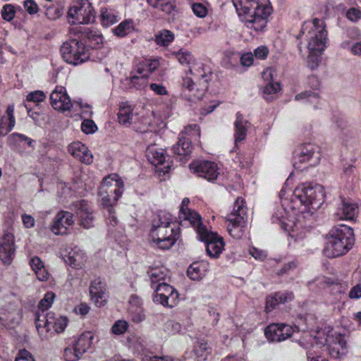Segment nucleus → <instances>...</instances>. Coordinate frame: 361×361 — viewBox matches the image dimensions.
<instances>
[{"label": "nucleus", "instance_id": "1", "mask_svg": "<svg viewBox=\"0 0 361 361\" xmlns=\"http://www.w3.org/2000/svg\"><path fill=\"white\" fill-rule=\"evenodd\" d=\"M324 199V188L320 185H302L298 187L294 190L291 199V208L294 210L298 209L300 213L296 221L288 219V213L283 208L279 209L273 215V221L281 224V227L288 231L291 236L301 238L298 233L303 228L302 219L311 216L322 205Z\"/></svg>", "mask_w": 361, "mask_h": 361}, {"label": "nucleus", "instance_id": "2", "mask_svg": "<svg viewBox=\"0 0 361 361\" xmlns=\"http://www.w3.org/2000/svg\"><path fill=\"white\" fill-rule=\"evenodd\" d=\"M354 241L353 229L345 225H339L331 230L324 252L329 258L339 257L352 247Z\"/></svg>", "mask_w": 361, "mask_h": 361}, {"label": "nucleus", "instance_id": "3", "mask_svg": "<svg viewBox=\"0 0 361 361\" xmlns=\"http://www.w3.org/2000/svg\"><path fill=\"white\" fill-rule=\"evenodd\" d=\"M305 31L308 51L323 52L327 40V32L323 20L314 18L312 23H305L301 32L305 34Z\"/></svg>", "mask_w": 361, "mask_h": 361}, {"label": "nucleus", "instance_id": "4", "mask_svg": "<svg viewBox=\"0 0 361 361\" xmlns=\"http://www.w3.org/2000/svg\"><path fill=\"white\" fill-rule=\"evenodd\" d=\"M123 191V182L117 174H111L106 177L98 190L102 204L106 209H113Z\"/></svg>", "mask_w": 361, "mask_h": 361}, {"label": "nucleus", "instance_id": "5", "mask_svg": "<svg viewBox=\"0 0 361 361\" xmlns=\"http://www.w3.org/2000/svg\"><path fill=\"white\" fill-rule=\"evenodd\" d=\"M247 207L242 197H238L234 203L232 212L226 217L227 230L235 239H240L245 233L247 221Z\"/></svg>", "mask_w": 361, "mask_h": 361}, {"label": "nucleus", "instance_id": "6", "mask_svg": "<svg viewBox=\"0 0 361 361\" xmlns=\"http://www.w3.org/2000/svg\"><path fill=\"white\" fill-rule=\"evenodd\" d=\"M61 53L66 62L74 66L82 63L90 58L89 50L76 39L65 42L61 47Z\"/></svg>", "mask_w": 361, "mask_h": 361}, {"label": "nucleus", "instance_id": "7", "mask_svg": "<svg viewBox=\"0 0 361 361\" xmlns=\"http://www.w3.org/2000/svg\"><path fill=\"white\" fill-rule=\"evenodd\" d=\"M67 16L71 24H89L94 21L95 11L87 0H77L70 7Z\"/></svg>", "mask_w": 361, "mask_h": 361}, {"label": "nucleus", "instance_id": "8", "mask_svg": "<svg viewBox=\"0 0 361 361\" xmlns=\"http://www.w3.org/2000/svg\"><path fill=\"white\" fill-rule=\"evenodd\" d=\"M321 155L319 147L312 143H306L299 146L294 152L293 166L300 169L301 164L309 163L310 166L319 164Z\"/></svg>", "mask_w": 361, "mask_h": 361}, {"label": "nucleus", "instance_id": "9", "mask_svg": "<svg viewBox=\"0 0 361 361\" xmlns=\"http://www.w3.org/2000/svg\"><path fill=\"white\" fill-rule=\"evenodd\" d=\"M198 236L200 240L206 243L207 255L212 258H217L224 250L223 238L203 227L199 228Z\"/></svg>", "mask_w": 361, "mask_h": 361}, {"label": "nucleus", "instance_id": "10", "mask_svg": "<svg viewBox=\"0 0 361 361\" xmlns=\"http://www.w3.org/2000/svg\"><path fill=\"white\" fill-rule=\"evenodd\" d=\"M328 343V350L330 356L335 359H339L345 356L348 353L347 342L343 335L337 332L328 334L324 341H321L322 345Z\"/></svg>", "mask_w": 361, "mask_h": 361}, {"label": "nucleus", "instance_id": "11", "mask_svg": "<svg viewBox=\"0 0 361 361\" xmlns=\"http://www.w3.org/2000/svg\"><path fill=\"white\" fill-rule=\"evenodd\" d=\"M150 235L153 241L164 250L170 248L176 240L174 228L169 223H165V226L152 228Z\"/></svg>", "mask_w": 361, "mask_h": 361}, {"label": "nucleus", "instance_id": "12", "mask_svg": "<svg viewBox=\"0 0 361 361\" xmlns=\"http://www.w3.org/2000/svg\"><path fill=\"white\" fill-rule=\"evenodd\" d=\"M154 301L165 307H174L178 299V293L176 290L167 283H161L155 288Z\"/></svg>", "mask_w": 361, "mask_h": 361}, {"label": "nucleus", "instance_id": "13", "mask_svg": "<svg viewBox=\"0 0 361 361\" xmlns=\"http://www.w3.org/2000/svg\"><path fill=\"white\" fill-rule=\"evenodd\" d=\"M271 8L269 6H259L256 11L243 19L248 28L256 31L262 30L267 25V18L271 14Z\"/></svg>", "mask_w": 361, "mask_h": 361}, {"label": "nucleus", "instance_id": "14", "mask_svg": "<svg viewBox=\"0 0 361 361\" xmlns=\"http://www.w3.org/2000/svg\"><path fill=\"white\" fill-rule=\"evenodd\" d=\"M74 211L78 218V224L85 229L94 226V217L91 207L85 200L75 202L73 204Z\"/></svg>", "mask_w": 361, "mask_h": 361}, {"label": "nucleus", "instance_id": "15", "mask_svg": "<svg viewBox=\"0 0 361 361\" xmlns=\"http://www.w3.org/2000/svg\"><path fill=\"white\" fill-rule=\"evenodd\" d=\"M190 169L209 181L216 179L219 175L217 164L209 161H195L190 164Z\"/></svg>", "mask_w": 361, "mask_h": 361}, {"label": "nucleus", "instance_id": "16", "mask_svg": "<svg viewBox=\"0 0 361 361\" xmlns=\"http://www.w3.org/2000/svg\"><path fill=\"white\" fill-rule=\"evenodd\" d=\"M192 130L199 131L197 125L186 127L179 135L178 142L172 147L173 154L179 156L180 160L182 157H186L192 152V145L191 140L189 137H186V135L189 134Z\"/></svg>", "mask_w": 361, "mask_h": 361}, {"label": "nucleus", "instance_id": "17", "mask_svg": "<svg viewBox=\"0 0 361 361\" xmlns=\"http://www.w3.org/2000/svg\"><path fill=\"white\" fill-rule=\"evenodd\" d=\"M51 106L57 111L65 112L71 110L73 104L64 87L56 86L50 94Z\"/></svg>", "mask_w": 361, "mask_h": 361}, {"label": "nucleus", "instance_id": "18", "mask_svg": "<svg viewBox=\"0 0 361 361\" xmlns=\"http://www.w3.org/2000/svg\"><path fill=\"white\" fill-rule=\"evenodd\" d=\"M293 333L292 326L285 324H271L264 331L267 338L272 342H281L290 338Z\"/></svg>", "mask_w": 361, "mask_h": 361}, {"label": "nucleus", "instance_id": "19", "mask_svg": "<svg viewBox=\"0 0 361 361\" xmlns=\"http://www.w3.org/2000/svg\"><path fill=\"white\" fill-rule=\"evenodd\" d=\"M74 224L73 214L66 211L59 212L54 217L51 231L56 235H66Z\"/></svg>", "mask_w": 361, "mask_h": 361}, {"label": "nucleus", "instance_id": "20", "mask_svg": "<svg viewBox=\"0 0 361 361\" xmlns=\"http://www.w3.org/2000/svg\"><path fill=\"white\" fill-rule=\"evenodd\" d=\"M16 247L14 236L11 233H5L0 238V259L5 264H10L14 258Z\"/></svg>", "mask_w": 361, "mask_h": 361}, {"label": "nucleus", "instance_id": "21", "mask_svg": "<svg viewBox=\"0 0 361 361\" xmlns=\"http://www.w3.org/2000/svg\"><path fill=\"white\" fill-rule=\"evenodd\" d=\"M54 320V314L45 313V311L37 310L35 313V325L39 336L47 338L48 333L51 329Z\"/></svg>", "mask_w": 361, "mask_h": 361}, {"label": "nucleus", "instance_id": "22", "mask_svg": "<svg viewBox=\"0 0 361 361\" xmlns=\"http://www.w3.org/2000/svg\"><path fill=\"white\" fill-rule=\"evenodd\" d=\"M90 293L92 300L97 307L105 305L108 298L106 293V284L100 279H96L92 282L90 286Z\"/></svg>", "mask_w": 361, "mask_h": 361}, {"label": "nucleus", "instance_id": "23", "mask_svg": "<svg viewBox=\"0 0 361 361\" xmlns=\"http://www.w3.org/2000/svg\"><path fill=\"white\" fill-rule=\"evenodd\" d=\"M69 153L82 163L90 164L93 156L88 148L80 142H74L68 146Z\"/></svg>", "mask_w": 361, "mask_h": 361}, {"label": "nucleus", "instance_id": "24", "mask_svg": "<svg viewBox=\"0 0 361 361\" xmlns=\"http://www.w3.org/2000/svg\"><path fill=\"white\" fill-rule=\"evenodd\" d=\"M232 2L242 20L252 14V11H256L257 8L263 6L259 5L255 0H232Z\"/></svg>", "mask_w": 361, "mask_h": 361}, {"label": "nucleus", "instance_id": "25", "mask_svg": "<svg viewBox=\"0 0 361 361\" xmlns=\"http://www.w3.org/2000/svg\"><path fill=\"white\" fill-rule=\"evenodd\" d=\"M63 259L66 264L78 269L85 262L86 256L79 247L75 246L67 250V254H65Z\"/></svg>", "mask_w": 361, "mask_h": 361}, {"label": "nucleus", "instance_id": "26", "mask_svg": "<svg viewBox=\"0 0 361 361\" xmlns=\"http://www.w3.org/2000/svg\"><path fill=\"white\" fill-rule=\"evenodd\" d=\"M234 127L235 147H237L238 143L245 139L250 123L240 113H237Z\"/></svg>", "mask_w": 361, "mask_h": 361}, {"label": "nucleus", "instance_id": "27", "mask_svg": "<svg viewBox=\"0 0 361 361\" xmlns=\"http://www.w3.org/2000/svg\"><path fill=\"white\" fill-rule=\"evenodd\" d=\"M75 32L78 35V37L80 38L81 40L87 39L90 42V45L94 48L102 44V36L88 27H75Z\"/></svg>", "mask_w": 361, "mask_h": 361}, {"label": "nucleus", "instance_id": "28", "mask_svg": "<svg viewBox=\"0 0 361 361\" xmlns=\"http://www.w3.org/2000/svg\"><path fill=\"white\" fill-rule=\"evenodd\" d=\"M93 338L92 333L86 331L82 334L77 339L72 341L71 343L76 348L78 353H79L82 355L90 348Z\"/></svg>", "mask_w": 361, "mask_h": 361}, {"label": "nucleus", "instance_id": "29", "mask_svg": "<svg viewBox=\"0 0 361 361\" xmlns=\"http://www.w3.org/2000/svg\"><path fill=\"white\" fill-rule=\"evenodd\" d=\"M159 65L157 60L144 59L137 63L133 73L147 78L149 75L158 68Z\"/></svg>", "mask_w": 361, "mask_h": 361}, {"label": "nucleus", "instance_id": "30", "mask_svg": "<svg viewBox=\"0 0 361 361\" xmlns=\"http://www.w3.org/2000/svg\"><path fill=\"white\" fill-rule=\"evenodd\" d=\"M147 274L154 288L161 283H166L165 281L170 277L169 271L164 267L150 268Z\"/></svg>", "mask_w": 361, "mask_h": 361}, {"label": "nucleus", "instance_id": "31", "mask_svg": "<svg viewBox=\"0 0 361 361\" xmlns=\"http://www.w3.org/2000/svg\"><path fill=\"white\" fill-rule=\"evenodd\" d=\"M193 352L197 361H204L212 353V348L204 339H197L193 347Z\"/></svg>", "mask_w": 361, "mask_h": 361}, {"label": "nucleus", "instance_id": "32", "mask_svg": "<svg viewBox=\"0 0 361 361\" xmlns=\"http://www.w3.org/2000/svg\"><path fill=\"white\" fill-rule=\"evenodd\" d=\"M146 156L149 161L154 166L164 164L165 154L162 149H158L154 145L149 146L146 151Z\"/></svg>", "mask_w": 361, "mask_h": 361}, {"label": "nucleus", "instance_id": "33", "mask_svg": "<svg viewBox=\"0 0 361 361\" xmlns=\"http://www.w3.org/2000/svg\"><path fill=\"white\" fill-rule=\"evenodd\" d=\"M141 125L134 123L133 128L140 133H145L147 137L153 138L156 134L149 128L154 126L151 116H143L140 120Z\"/></svg>", "mask_w": 361, "mask_h": 361}, {"label": "nucleus", "instance_id": "34", "mask_svg": "<svg viewBox=\"0 0 361 361\" xmlns=\"http://www.w3.org/2000/svg\"><path fill=\"white\" fill-rule=\"evenodd\" d=\"M30 264L39 280L45 281L48 279L49 274L39 257L32 258Z\"/></svg>", "mask_w": 361, "mask_h": 361}, {"label": "nucleus", "instance_id": "35", "mask_svg": "<svg viewBox=\"0 0 361 361\" xmlns=\"http://www.w3.org/2000/svg\"><path fill=\"white\" fill-rule=\"evenodd\" d=\"M149 5L166 14H171L175 9L173 0H147Z\"/></svg>", "mask_w": 361, "mask_h": 361}, {"label": "nucleus", "instance_id": "36", "mask_svg": "<svg viewBox=\"0 0 361 361\" xmlns=\"http://www.w3.org/2000/svg\"><path fill=\"white\" fill-rule=\"evenodd\" d=\"M342 210L341 214L337 213L336 215L339 216L340 219H353L355 216L357 206L345 200H342Z\"/></svg>", "mask_w": 361, "mask_h": 361}, {"label": "nucleus", "instance_id": "37", "mask_svg": "<svg viewBox=\"0 0 361 361\" xmlns=\"http://www.w3.org/2000/svg\"><path fill=\"white\" fill-rule=\"evenodd\" d=\"M180 218L185 221H188L195 228L197 233L200 227L206 228L201 222L200 216L195 211L187 209V212L183 213V215H180Z\"/></svg>", "mask_w": 361, "mask_h": 361}, {"label": "nucleus", "instance_id": "38", "mask_svg": "<svg viewBox=\"0 0 361 361\" xmlns=\"http://www.w3.org/2000/svg\"><path fill=\"white\" fill-rule=\"evenodd\" d=\"M118 118L120 123L123 125L135 123V116L132 113V109L130 106H121L118 114Z\"/></svg>", "mask_w": 361, "mask_h": 361}, {"label": "nucleus", "instance_id": "39", "mask_svg": "<svg viewBox=\"0 0 361 361\" xmlns=\"http://www.w3.org/2000/svg\"><path fill=\"white\" fill-rule=\"evenodd\" d=\"M197 71L200 73V78L202 80V87L197 89L196 93L193 94V97L197 99H202L204 97V92L207 89V82L210 80L209 71L206 73L204 68H200Z\"/></svg>", "mask_w": 361, "mask_h": 361}, {"label": "nucleus", "instance_id": "40", "mask_svg": "<svg viewBox=\"0 0 361 361\" xmlns=\"http://www.w3.org/2000/svg\"><path fill=\"white\" fill-rule=\"evenodd\" d=\"M101 20L104 26H109L114 24L118 20L117 13L109 8H102L101 9Z\"/></svg>", "mask_w": 361, "mask_h": 361}, {"label": "nucleus", "instance_id": "41", "mask_svg": "<svg viewBox=\"0 0 361 361\" xmlns=\"http://www.w3.org/2000/svg\"><path fill=\"white\" fill-rule=\"evenodd\" d=\"M174 39L173 34L168 30H163L159 32L155 36V41L157 44L161 46H167Z\"/></svg>", "mask_w": 361, "mask_h": 361}, {"label": "nucleus", "instance_id": "42", "mask_svg": "<svg viewBox=\"0 0 361 361\" xmlns=\"http://www.w3.org/2000/svg\"><path fill=\"white\" fill-rule=\"evenodd\" d=\"M133 30V23L130 20H124L114 29V32L118 37H124L130 33Z\"/></svg>", "mask_w": 361, "mask_h": 361}, {"label": "nucleus", "instance_id": "43", "mask_svg": "<svg viewBox=\"0 0 361 361\" xmlns=\"http://www.w3.org/2000/svg\"><path fill=\"white\" fill-rule=\"evenodd\" d=\"M281 89L280 84L279 82H268L264 88L263 94L264 98L267 101H271L274 99L273 94H275Z\"/></svg>", "mask_w": 361, "mask_h": 361}, {"label": "nucleus", "instance_id": "44", "mask_svg": "<svg viewBox=\"0 0 361 361\" xmlns=\"http://www.w3.org/2000/svg\"><path fill=\"white\" fill-rule=\"evenodd\" d=\"M322 54V52L309 51L307 63L311 70H314L319 66Z\"/></svg>", "mask_w": 361, "mask_h": 361}, {"label": "nucleus", "instance_id": "45", "mask_svg": "<svg viewBox=\"0 0 361 361\" xmlns=\"http://www.w3.org/2000/svg\"><path fill=\"white\" fill-rule=\"evenodd\" d=\"M54 298L55 294L53 292H47L40 300L38 305V310L41 311L47 310L51 306Z\"/></svg>", "mask_w": 361, "mask_h": 361}, {"label": "nucleus", "instance_id": "46", "mask_svg": "<svg viewBox=\"0 0 361 361\" xmlns=\"http://www.w3.org/2000/svg\"><path fill=\"white\" fill-rule=\"evenodd\" d=\"M129 314L132 320L135 323H140L145 319V314L142 307L132 306L128 307Z\"/></svg>", "mask_w": 361, "mask_h": 361}, {"label": "nucleus", "instance_id": "47", "mask_svg": "<svg viewBox=\"0 0 361 361\" xmlns=\"http://www.w3.org/2000/svg\"><path fill=\"white\" fill-rule=\"evenodd\" d=\"M64 358L66 361H76L82 356L79 353L76 351V348H74L72 343H70L64 349Z\"/></svg>", "mask_w": 361, "mask_h": 361}, {"label": "nucleus", "instance_id": "48", "mask_svg": "<svg viewBox=\"0 0 361 361\" xmlns=\"http://www.w3.org/2000/svg\"><path fill=\"white\" fill-rule=\"evenodd\" d=\"M176 55L178 61L183 65H190L194 61L191 53L185 49H180Z\"/></svg>", "mask_w": 361, "mask_h": 361}, {"label": "nucleus", "instance_id": "49", "mask_svg": "<svg viewBox=\"0 0 361 361\" xmlns=\"http://www.w3.org/2000/svg\"><path fill=\"white\" fill-rule=\"evenodd\" d=\"M130 84L137 90H142L147 84V78L134 73L130 77Z\"/></svg>", "mask_w": 361, "mask_h": 361}, {"label": "nucleus", "instance_id": "50", "mask_svg": "<svg viewBox=\"0 0 361 361\" xmlns=\"http://www.w3.org/2000/svg\"><path fill=\"white\" fill-rule=\"evenodd\" d=\"M14 107L12 105H9L6 109V114L8 116L7 119L8 120V127H6L4 130L0 131L1 134H7L11 130L15 125V118L13 116Z\"/></svg>", "mask_w": 361, "mask_h": 361}, {"label": "nucleus", "instance_id": "51", "mask_svg": "<svg viewBox=\"0 0 361 361\" xmlns=\"http://www.w3.org/2000/svg\"><path fill=\"white\" fill-rule=\"evenodd\" d=\"M188 276L192 280H200L202 278L203 274L197 263L191 264L188 269Z\"/></svg>", "mask_w": 361, "mask_h": 361}, {"label": "nucleus", "instance_id": "52", "mask_svg": "<svg viewBox=\"0 0 361 361\" xmlns=\"http://www.w3.org/2000/svg\"><path fill=\"white\" fill-rule=\"evenodd\" d=\"M165 223H169V226L174 225L170 215L165 214L159 215L157 220H154L152 228H157L158 226H165Z\"/></svg>", "mask_w": 361, "mask_h": 361}, {"label": "nucleus", "instance_id": "53", "mask_svg": "<svg viewBox=\"0 0 361 361\" xmlns=\"http://www.w3.org/2000/svg\"><path fill=\"white\" fill-rule=\"evenodd\" d=\"M128 329V324L126 321L118 320L111 327V332L115 335L124 334Z\"/></svg>", "mask_w": 361, "mask_h": 361}, {"label": "nucleus", "instance_id": "54", "mask_svg": "<svg viewBox=\"0 0 361 361\" xmlns=\"http://www.w3.org/2000/svg\"><path fill=\"white\" fill-rule=\"evenodd\" d=\"M81 129L85 133L89 134L94 133L97 130V127L92 120L84 118L81 124Z\"/></svg>", "mask_w": 361, "mask_h": 361}, {"label": "nucleus", "instance_id": "55", "mask_svg": "<svg viewBox=\"0 0 361 361\" xmlns=\"http://www.w3.org/2000/svg\"><path fill=\"white\" fill-rule=\"evenodd\" d=\"M68 319H66V317H60L57 319L54 317V320L53 322L51 328L53 327L57 333H61L63 331V330L66 327Z\"/></svg>", "mask_w": 361, "mask_h": 361}, {"label": "nucleus", "instance_id": "56", "mask_svg": "<svg viewBox=\"0 0 361 361\" xmlns=\"http://www.w3.org/2000/svg\"><path fill=\"white\" fill-rule=\"evenodd\" d=\"M2 18L8 21L11 20L15 16L14 8L11 4L5 5L1 10Z\"/></svg>", "mask_w": 361, "mask_h": 361}, {"label": "nucleus", "instance_id": "57", "mask_svg": "<svg viewBox=\"0 0 361 361\" xmlns=\"http://www.w3.org/2000/svg\"><path fill=\"white\" fill-rule=\"evenodd\" d=\"M46 96L42 91H35L30 92L27 96V101L33 102H42L45 99Z\"/></svg>", "mask_w": 361, "mask_h": 361}, {"label": "nucleus", "instance_id": "58", "mask_svg": "<svg viewBox=\"0 0 361 361\" xmlns=\"http://www.w3.org/2000/svg\"><path fill=\"white\" fill-rule=\"evenodd\" d=\"M24 8L30 14H35L38 12L37 4L33 0H26L24 1Z\"/></svg>", "mask_w": 361, "mask_h": 361}, {"label": "nucleus", "instance_id": "59", "mask_svg": "<svg viewBox=\"0 0 361 361\" xmlns=\"http://www.w3.org/2000/svg\"><path fill=\"white\" fill-rule=\"evenodd\" d=\"M192 8L194 13L198 17L202 18L207 14V8L202 4H194Z\"/></svg>", "mask_w": 361, "mask_h": 361}, {"label": "nucleus", "instance_id": "60", "mask_svg": "<svg viewBox=\"0 0 361 361\" xmlns=\"http://www.w3.org/2000/svg\"><path fill=\"white\" fill-rule=\"evenodd\" d=\"M250 254L256 259L264 260L267 257V254L262 250H258L255 247H251L249 250Z\"/></svg>", "mask_w": 361, "mask_h": 361}, {"label": "nucleus", "instance_id": "61", "mask_svg": "<svg viewBox=\"0 0 361 361\" xmlns=\"http://www.w3.org/2000/svg\"><path fill=\"white\" fill-rule=\"evenodd\" d=\"M15 361H35L32 355L26 350L19 351Z\"/></svg>", "mask_w": 361, "mask_h": 361}, {"label": "nucleus", "instance_id": "62", "mask_svg": "<svg viewBox=\"0 0 361 361\" xmlns=\"http://www.w3.org/2000/svg\"><path fill=\"white\" fill-rule=\"evenodd\" d=\"M279 304H280V303H279V301L278 300V298L276 294L273 297L267 298V301H266L267 311H271Z\"/></svg>", "mask_w": 361, "mask_h": 361}, {"label": "nucleus", "instance_id": "63", "mask_svg": "<svg viewBox=\"0 0 361 361\" xmlns=\"http://www.w3.org/2000/svg\"><path fill=\"white\" fill-rule=\"evenodd\" d=\"M346 16L351 21H357L361 18V11L353 8L348 11Z\"/></svg>", "mask_w": 361, "mask_h": 361}, {"label": "nucleus", "instance_id": "64", "mask_svg": "<svg viewBox=\"0 0 361 361\" xmlns=\"http://www.w3.org/2000/svg\"><path fill=\"white\" fill-rule=\"evenodd\" d=\"M349 297L351 299H358L361 298V284H357L351 288L349 293Z\"/></svg>", "mask_w": 361, "mask_h": 361}]
</instances>
